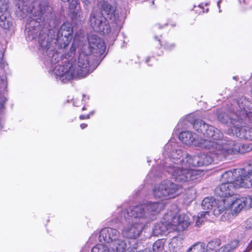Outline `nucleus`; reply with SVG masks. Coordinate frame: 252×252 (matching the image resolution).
Returning <instances> with one entry per match:
<instances>
[{"label": "nucleus", "instance_id": "f257e3e1", "mask_svg": "<svg viewBox=\"0 0 252 252\" xmlns=\"http://www.w3.org/2000/svg\"><path fill=\"white\" fill-rule=\"evenodd\" d=\"M89 44L84 46V51L79 54L77 62H68L64 65L58 64L53 70L57 79L65 83L75 77H84L92 72L102 59L105 51L104 42L98 36L89 38Z\"/></svg>", "mask_w": 252, "mask_h": 252}, {"label": "nucleus", "instance_id": "f03ea898", "mask_svg": "<svg viewBox=\"0 0 252 252\" xmlns=\"http://www.w3.org/2000/svg\"><path fill=\"white\" fill-rule=\"evenodd\" d=\"M136 216L131 214V209L118 214V220L125 225L123 230L124 237L135 239L141 234L146 222Z\"/></svg>", "mask_w": 252, "mask_h": 252}, {"label": "nucleus", "instance_id": "7ed1b4c3", "mask_svg": "<svg viewBox=\"0 0 252 252\" xmlns=\"http://www.w3.org/2000/svg\"><path fill=\"white\" fill-rule=\"evenodd\" d=\"M237 142L227 137H223L218 142L210 140H202L197 145L201 148L208 150L210 152L217 155H222L224 157L236 154L237 151Z\"/></svg>", "mask_w": 252, "mask_h": 252}, {"label": "nucleus", "instance_id": "20e7f679", "mask_svg": "<svg viewBox=\"0 0 252 252\" xmlns=\"http://www.w3.org/2000/svg\"><path fill=\"white\" fill-rule=\"evenodd\" d=\"M237 170L235 171L236 175ZM245 168L239 169L238 170V177L233 183H221L215 189V193L217 195L222 198L231 196L234 194V191L236 189L239 188H251L252 184L250 180L249 177L246 173Z\"/></svg>", "mask_w": 252, "mask_h": 252}, {"label": "nucleus", "instance_id": "39448f33", "mask_svg": "<svg viewBox=\"0 0 252 252\" xmlns=\"http://www.w3.org/2000/svg\"><path fill=\"white\" fill-rule=\"evenodd\" d=\"M43 31L46 34L47 38L49 37L54 44L58 46L59 49L65 48L68 44L70 36L73 33V27L72 25L68 22L64 23L59 30L54 28L50 30L43 28L40 32L44 34Z\"/></svg>", "mask_w": 252, "mask_h": 252}, {"label": "nucleus", "instance_id": "423d86ee", "mask_svg": "<svg viewBox=\"0 0 252 252\" xmlns=\"http://www.w3.org/2000/svg\"><path fill=\"white\" fill-rule=\"evenodd\" d=\"M50 7L46 2L39 3L37 6H34L32 11V16L30 18L29 23L27 25L26 30L29 35H31L32 38L37 36L36 31L41 26L40 23L45 20V17H47L51 12Z\"/></svg>", "mask_w": 252, "mask_h": 252}, {"label": "nucleus", "instance_id": "0eeeda50", "mask_svg": "<svg viewBox=\"0 0 252 252\" xmlns=\"http://www.w3.org/2000/svg\"><path fill=\"white\" fill-rule=\"evenodd\" d=\"M164 205L161 202H149L146 204H141L133 207L131 209V214L137 215L140 219L147 222L154 216L164 208Z\"/></svg>", "mask_w": 252, "mask_h": 252}, {"label": "nucleus", "instance_id": "6e6552de", "mask_svg": "<svg viewBox=\"0 0 252 252\" xmlns=\"http://www.w3.org/2000/svg\"><path fill=\"white\" fill-rule=\"evenodd\" d=\"M166 171L171 175L172 178L178 183H185L193 181L199 177V174L196 170L191 169L177 168L169 166L166 167Z\"/></svg>", "mask_w": 252, "mask_h": 252}, {"label": "nucleus", "instance_id": "1a4fd4ad", "mask_svg": "<svg viewBox=\"0 0 252 252\" xmlns=\"http://www.w3.org/2000/svg\"><path fill=\"white\" fill-rule=\"evenodd\" d=\"M44 34L40 32L38 35V43L40 45L39 50L43 54H46L48 57L51 59V63L55 64L59 62L61 59V57L57 51L54 49V46L53 45L54 41H51L49 37L47 38L45 32Z\"/></svg>", "mask_w": 252, "mask_h": 252}, {"label": "nucleus", "instance_id": "9d476101", "mask_svg": "<svg viewBox=\"0 0 252 252\" xmlns=\"http://www.w3.org/2000/svg\"><path fill=\"white\" fill-rule=\"evenodd\" d=\"M193 126L198 132L202 133L205 137L212 139L214 142H218L223 138V134L220 129L206 124L202 120H195Z\"/></svg>", "mask_w": 252, "mask_h": 252}, {"label": "nucleus", "instance_id": "9b49d317", "mask_svg": "<svg viewBox=\"0 0 252 252\" xmlns=\"http://www.w3.org/2000/svg\"><path fill=\"white\" fill-rule=\"evenodd\" d=\"M179 186L169 180L161 182L154 189L153 193L155 197L169 198L174 197L179 194Z\"/></svg>", "mask_w": 252, "mask_h": 252}, {"label": "nucleus", "instance_id": "f8f14e48", "mask_svg": "<svg viewBox=\"0 0 252 252\" xmlns=\"http://www.w3.org/2000/svg\"><path fill=\"white\" fill-rule=\"evenodd\" d=\"M240 113L234 112H221L218 115V120L229 127L228 131L232 134L236 127L244 123L243 118H240Z\"/></svg>", "mask_w": 252, "mask_h": 252}, {"label": "nucleus", "instance_id": "ddd939ff", "mask_svg": "<svg viewBox=\"0 0 252 252\" xmlns=\"http://www.w3.org/2000/svg\"><path fill=\"white\" fill-rule=\"evenodd\" d=\"M90 23L94 31L96 32L105 34L108 33L111 31L110 25L106 18L103 16V13L98 12L91 13Z\"/></svg>", "mask_w": 252, "mask_h": 252}, {"label": "nucleus", "instance_id": "4468645a", "mask_svg": "<svg viewBox=\"0 0 252 252\" xmlns=\"http://www.w3.org/2000/svg\"><path fill=\"white\" fill-rule=\"evenodd\" d=\"M237 104L238 105L240 110L236 113H240V118H243V121L248 119L252 121V103L245 97L242 96L237 100Z\"/></svg>", "mask_w": 252, "mask_h": 252}, {"label": "nucleus", "instance_id": "2eb2a0df", "mask_svg": "<svg viewBox=\"0 0 252 252\" xmlns=\"http://www.w3.org/2000/svg\"><path fill=\"white\" fill-rule=\"evenodd\" d=\"M252 204L251 196L236 198L234 200L229 199V207L235 213H239L244 207L250 208Z\"/></svg>", "mask_w": 252, "mask_h": 252}, {"label": "nucleus", "instance_id": "dca6fc26", "mask_svg": "<svg viewBox=\"0 0 252 252\" xmlns=\"http://www.w3.org/2000/svg\"><path fill=\"white\" fill-rule=\"evenodd\" d=\"M122 236L119 231L111 227H105L100 231L99 240L107 243H115Z\"/></svg>", "mask_w": 252, "mask_h": 252}, {"label": "nucleus", "instance_id": "f3484780", "mask_svg": "<svg viewBox=\"0 0 252 252\" xmlns=\"http://www.w3.org/2000/svg\"><path fill=\"white\" fill-rule=\"evenodd\" d=\"M190 222L191 220L188 216L182 214L177 217H173L171 224L177 230L182 231L190 225Z\"/></svg>", "mask_w": 252, "mask_h": 252}, {"label": "nucleus", "instance_id": "a211bd4d", "mask_svg": "<svg viewBox=\"0 0 252 252\" xmlns=\"http://www.w3.org/2000/svg\"><path fill=\"white\" fill-rule=\"evenodd\" d=\"M164 148L167 154L169 153V157L172 161L177 164L181 162L183 155H185L187 153L183 152L181 149H176L175 146L170 143L165 145Z\"/></svg>", "mask_w": 252, "mask_h": 252}, {"label": "nucleus", "instance_id": "6ab92c4d", "mask_svg": "<svg viewBox=\"0 0 252 252\" xmlns=\"http://www.w3.org/2000/svg\"><path fill=\"white\" fill-rule=\"evenodd\" d=\"M232 134L241 139L252 140V127L238 126Z\"/></svg>", "mask_w": 252, "mask_h": 252}, {"label": "nucleus", "instance_id": "aec40b11", "mask_svg": "<svg viewBox=\"0 0 252 252\" xmlns=\"http://www.w3.org/2000/svg\"><path fill=\"white\" fill-rule=\"evenodd\" d=\"M180 140L186 145H191L194 144L196 146L199 147L197 144L201 142L203 139L199 141H196L197 135L192 132L186 131L182 132L179 135Z\"/></svg>", "mask_w": 252, "mask_h": 252}, {"label": "nucleus", "instance_id": "412c9836", "mask_svg": "<svg viewBox=\"0 0 252 252\" xmlns=\"http://www.w3.org/2000/svg\"><path fill=\"white\" fill-rule=\"evenodd\" d=\"M67 2L69 3V8L72 12V20L76 21H81L83 16L81 11V8L78 5L77 0H70V1Z\"/></svg>", "mask_w": 252, "mask_h": 252}, {"label": "nucleus", "instance_id": "4be33fe9", "mask_svg": "<svg viewBox=\"0 0 252 252\" xmlns=\"http://www.w3.org/2000/svg\"><path fill=\"white\" fill-rule=\"evenodd\" d=\"M6 5L2 3L0 5V26L4 29H8L11 26L10 18L7 17Z\"/></svg>", "mask_w": 252, "mask_h": 252}, {"label": "nucleus", "instance_id": "5701e85b", "mask_svg": "<svg viewBox=\"0 0 252 252\" xmlns=\"http://www.w3.org/2000/svg\"><path fill=\"white\" fill-rule=\"evenodd\" d=\"M132 242H135V241L124 240L121 237L113 243V245L116 249V252H125L126 250L128 251L133 250L134 247H131L130 245Z\"/></svg>", "mask_w": 252, "mask_h": 252}, {"label": "nucleus", "instance_id": "b1692460", "mask_svg": "<svg viewBox=\"0 0 252 252\" xmlns=\"http://www.w3.org/2000/svg\"><path fill=\"white\" fill-rule=\"evenodd\" d=\"M216 204L217 206L214 205L213 213L214 215L219 216L225 211L227 207H229V198H221L218 200V203H216Z\"/></svg>", "mask_w": 252, "mask_h": 252}, {"label": "nucleus", "instance_id": "393cba45", "mask_svg": "<svg viewBox=\"0 0 252 252\" xmlns=\"http://www.w3.org/2000/svg\"><path fill=\"white\" fill-rule=\"evenodd\" d=\"M102 12L107 15V18L112 20L115 18L116 8L108 2H104L101 5Z\"/></svg>", "mask_w": 252, "mask_h": 252}, {"label": "nucleus", "instance_id": "a878e982", "mask_svg": "<svg viewBox=\"0 0 252 252\" xmlns=\"http://www.w3.org/2000/svg\"><path fill=\"white\" fill-rule=\"evenodd\" d=\"M198 159V167L207 166L213 161V158L209 155L201 154L197 155Z\"/></svg>", "mask_w": 252, "mask_h": 252}, {"label": "nucleus", "instance_id": "bb28decb", "mask_svg": "<svg viewBox=\"0 0 252 252\" xmlns=\"http://www.w3.org/2000/svg\"><path fill=\"white\" fill-rule=\"evenodd\" d=\"M235 176L234 173L231 171H227L222 174L220 181L222 183H233L234 180L238 177H239V175L237 177Z\"/></svg>", "mask_w": 252, "mask_h": 252}, {"label": "nucleus", "instance_id": "cd10ccee", "mask_svg": "<svg viewBox=\"0 0 252 252\" xmlns=\"http://www.w3.org/2000/svg\"><path fill=\"white\" fill-rule=\"evenodd\" d=\"M216 201L213 197H206L202 202V207L204 210H208L212 209Z\"/></svg>", "mask_w": 252, "mask_h": 252}, {"label": "nucleus", "instance_id": "c85d7f7f", "mask_svg": "<svg viewBox=\"0 0 252 252\" xmlns=\"http://www.w3.org/2000/svg\"><path fill=\"white\" fill-rule=\"evenodd\" d=\"M236 154H245L252 151V143L239 144L237 143Z\"/></svg>", "mask_w": 252, "mask_h": 252}, {"label": "nucleus", "instance_id": "c756f323", "mask_svg": "<svg viewBox=\"0 0 252 252\" xmlns=\"http://www.w3.org/2000/svg\"><path fill=\"white\" fill-rule=\"evenodd\" d=\"M220 245V240L219 239H216L210 241L207 245V250L206 252L209 251L211 252H217V250Z\"/></svg>", "mask_w": 252, "mask_h": 252}, {"label": "nucleus", "instance_id": "7c9ffc66", "mask_svg": "<svg viewBox=\"0 0 252 252\" xmlns=\"http://www.w3.org/2000/svg\"><path fill=\"white\" fill-rule=\"evenodd\" d=\"M187 252H206V246L203 243L197 242L191 246Z\"/></svg>", "mask_w": 252, "mask_h": 252}, {"label": "nucleus", "instance_id": "2f4dec72", "mask_svg": "<svg viewBox=\"0 0 252 252\" xmlns=\"http://www.w3.org/2000/svg\"><path fill=\"white\" fill-rule=\"evenodd\" d=\"M164 241L163 239H159L156 241L153 245V252H160L164 247Z\"/></svg>", "mask_w": 252, "mask_h": 252}, {"label": "nucleus", "instance_id": "473e14b6", "mask_svg": "<svg viewBox=\"0 0 252 252\" xmlns=\"http://www.w3.org/2000/svg\"><path fill=\"white\" fill-rule=\"evenodd\" d=\"M91 252H110V249L106 245L97 244L92 249Z\"/></svg>", "mask_w": 252, "mask_h": 252}, {"label": "nucleus", "instance_id": "72a5a7b5", "mask_svg": "<svg viewBox=\"0 0 252 252\" xmlns=\"http://www.w3.org/2000/svg\"><path fill=\"white\" fill-rule=\"evenodd\" d=\"M186 157L182 159V161L181 162L182 164V167L184 168L190 169L191 167H193L192 166V164L190 162V160H189V157L190 156L188 155L187 153H186Z\"/></svg>", "mask_w": 252, "mask_h": 252}, {"label": "nucleus", "instance_id": "f704fd0d", "mask_svg": "<svg viewBox=\"0 0 252 252\" xmlns=\"http://www.w3.org/2000/svg\"><path fill=\"white\" fill-rule=\"evenodd\" d=\"M77 46V43L76 41H74L70 48L69 51L66 55V58H67V57L68 58H73L74 57L76 52Z\"/></svg>", "mask_w": 252, "mask_h": 252}, {"label": "nucleus", "instance_id": "c9c22d12", "mask_svg": "<svg viewBox=\"0 0 252 252\" xmlns=\"http://www.w3.org/2000/svg\"><path fill=\"white\" fill-rule=\"evenodd\" d=\"M239 244V241L237 240H233L231 241L228 244L225 245L229 252L233 251L237 247Z\"/></svg>", "mask_w": 252, "mask_h": 252}, {"label": "nucleus", "instance_id": "e433bc0d", "mask_svg": "<svg viewBox=\"0 0 252 252\" xmlns=\"http://www.w3.org/2000/svg\"><path fill=\"white\" fill-rule=\"evenodd\" d=\"M189 160H190V162L192 164V166L193 167H198V159L197 155L191 156L189 157Z\"/></svg>", "mask_w": 252, "mask_h": 252}, {"label": "nucleus", "instance_id": "4c0bfd02", "mask_svg": "<svg viewBox=\"0 0 252 252\" xmlns=\"http://www.w3.org/2000/svg\"><path fill=\"white\" fill-rule=\"evenodd\" d=\"M160 227H161L159 224L155 225L154 229V233L155 235H158L161 233V231H160Z\"/></svg>", "mask_w": 252, "mask_h": 252}, {"label": "nucleus", "instance_id": "58836bf2", "mask_svg": "<svg viewBox=\"0 0 252 252\" xmlns=\"http://www.w3.org/2000/svg\"><path fill=\"white\" fill-rule=\"evenodd\" d=\"M207 215H209V211L202 212L198 214V217L203 220Z\"/></svg>", "mask_w": 252, "mask_h": 252}, {"label": "nucleus", "instance_id": "ea45409f", "mask_svg": "<svg viewBox=\"0 0 252 252\" xmlns=\"http://www.w3.org/2000/svg\"><path fill=\"white\" fill-rule=\"evenodd\" d=\"M217 252H229V250H228L226 246H223L220 248V249H218Z\"/></svg>", "mask_w": 252, "mask_h": 252}, {"label": "nucleus", "instance_id": "a19ab883", "mask_svg": "<svg viewBox=\"0 0 252 252\" xmlns=\"http://www.w3.org/2000/svg\"><path fill=\"white\" fill-rule=\"evenodd\" d=\"M252 250V240L247 246L246 249L244 251V252H250Z\"/></svg>", "mask_w": 252, "mask_h": 252}, {"label": "nucleus", "instance_id": "79ce46f5", "mask_svg": "<svg viewBox=\"0 0 252 252\" xmlns=\"http://www.w3.org/2000/svg\"><path fill=\"white\" fill-rule=\"evenodd\" d=\"M203 221L204 220L203 219H201L198 217L196 220L195 223H196V225L199 226L202 224V223Z\"/></svg>", "mask_w": 252, "mask_h": 252}, {"label": "nucleus", "instance_id": "37998d69", "mask_svg": "<svg viewBox=\"0 0 252 252\" xmlns=\"http://www.w3.org/2000/svg\"><path fill=\"white\" fill-rule=\"evenodd\" d=\"M90 118V116L89 115H80V119L81 120H84V119H89Z\"/></svg>", "mask_w": 252, "mask_h": 252}, {"label": "nucleus", "instance_id": "c03bdc74", "mask_svg": "<svg viewBox=\"0 0 252 252\" xmlns=\"http://www.w3.org/2000/svg\"><path fill=\"white\" fill-rule=\"evenodd\" d=\"M4 100L3 98H1L0 100V109L2 108L4 106Z\"/></svg>", "mask_w": 252, "mask_h": 252}, {"label": "nucleus", "instance_id": "a18cd8bd", "mask_svg": "<svg viewBox=\"0 0 252 252\" xmlns=\"http://www.w3.org/2000/svg\"><path fill=\"white\" fill-rule=\"evenodd\" d=\"M83 2L85 3V4L87 6L88 4H90L92 0H82Z\"/></svg>", "mask_w": 252, "mask_h": 252}, {"label": "nucleus", "instance_id": "49530a36", "mask_svg": "<svg viewBox=\"0 0 252 252\" xmlns=\"http://www.w3.org/2000/svg\"><path fill=\"white\" fill-rule=\"evenodd\" d=\"M3 54L2 51L0 50V63H1L2 58H3Z\"/></svg>", "mask_w": 252, "mask_h": 252}, {"label": "nucleus", "instance_id": "de8ad7c7", "mask_svg": "<svg viewBox=\"0 0 252 252\" xmlns=\"http://www.w3.org/2000/svg\"><path fill=\"white\" fill-rule=\"evenodd\" d=\"M87 126V125L86 124H82L80 125V127L82 129H84Z\"/></svg>", "mask_w": 252, "mask_h": 252}, {"label": "nucleus", "instance_id": "09e8293b", "mask_svg": "<svg viewBox=\"0 0 252 252\" xmlns=\"http://www.w3.org/2000/svg\"><path fill=\"white\" fill-rule=\"evenodd\" d=\"M150 60V58H148L146 60V62L148 63Z\"/></svg>", "mask_w": 252, "mask_h": 252}, {"label": "nucleus", "instance_id": "8fccbe9b", "mask_svg": "<svg viewBox=\"0 0 252 252\" xmlns=\"http://www.w3.org/2000/svg\"><path fill=\"white\" fill-rule=\"evenodd\" d=\"M63 1H69L70 0H62Z\"/></svg>", "mask_w": 252, "mask_h": 252}, {"label": "nucleus", "instance_id": "3c124183", "mask_svg": "<svg viewBox=\"0 0 252 252\" xmlns=\"http://www.w3.org/2000/svg\"><path fill=\"white\" fill-rule=\"evenodd\" d=\"M244 2L245 3H247V0H244Z\"/></svg>", "mask_w": 252, "mask_h": 252}, {"label": "nucleus", "instance_id": "603ef678", "mask_svg": "<svg viewBox=\"0 0 252 252\" xmlns=\"http://www.w3.org/2000/svg\"><path fill=\"white\" fill-rule=\"evenodd\" d=\"M220 1H218V6H219V4H220Z\"/></svg>", "mask_w": 252, "mask_h": 252}, {"label": "nucleus", "instance_id": "864d4df0", "mask_svg": "<svg viewBox=\"0 0 252 252\" xmlns=\"http://www.w3.org/2000/svg\"><path fill=\"white\" fill-rule=\"evenodd\" d=\"M233 79H236V77H233Z\"/></svg>", "mask_w": 252, "mask_h": 252}]
</instances>
